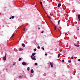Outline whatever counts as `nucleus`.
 Listing matches in <instances>:
<instances>
[{
	"label": "nucleus",
	"instance_id": "23",
	"mask_svg": "<svg viewBox=\"0 0 80 80\" xmlns=\"http://www.w3.org/2000/svg\"><path fill=\"white\" fill-rule=\"evenodd\" d=\"M38 49H40V46H38Z\"/></svg>",
	"mask_w": 80,
	"mask_h": 80
},
{
	"label": "nucleus",
	"instance_id": "38",
	"mask_svg": "<svg viewBox=\"0 0 80 80\" xmlns=\"http://www.w3.org/2000/svg\"><path fill=\"white\" fill-rule=\"evenodd\" d=\"M35 57H36V56H34V57H33V58H35Z\"/></svg>",
	"mask_w": 80,
	"mask_h": 80
},
{
	"label": "nucleus",
	"instance_id": "5",
	"mask_svg": "<svg viewBox=\"0 0 80 80\" xmlns=\"http://www.w3.org/2000/svg\"><path fill=\"white\" fill-rule=\"evenodd\" d=\"M19 51H22V50H23V49L21 48L19 49Z\"/></svg>",
	"mask_w": 80,
	"mask_h": 80
},
{
	"label": "nucleus",
	"instance_id": "13",
	"mask_svg": "<svg viewBox=\"0 0 80 80\" xmlns=\"http://www.w3.org/2000/svg\"><path fill=\"white\" fill-rule=\"evenodd\" d=\"M27 70L28 71H29V70H30V67H28L27 68Z\"/></svg>",
	"mask_w": 80,
	"mask_h": 80
},
{
	"label": "nucleus",
	"instance_id": "18",
	"mask_svg": "<svg viewBox=\"0 0 80 80\" xmlns=\"http://www.w3.org/2000/svg\"><path fill=\"white\" fill-rule=\"evenodd\" d=\"M15 64H16V62L13 63V65H15Z\"/></svg>",
	"mask_w": 80,
	"mask_h": 80
},
{
	"label": "nucleus",
	"instance_id": "40",
	"mask_svg": "<svg viewBox=\"0 0 80 80\" xmlns=\"http://www.w3.org/2000/svg\"><path fill=\"white\" fill-rule=\"evenodd\" d=\"M12 18L11 17L9 19H11Z\"/></svg>",
	"mask_w": 80,
	"mask_h": 80
},
{
	"label": "nucleus",
	"instance_id": "27",
	"mask_svg": "<svg viewBox=\"0 0 80 80\" xmlns=\"http://www.w3.org/2000/svg\"><path fill=\"white\" fill-rule=\"evenodd\" d=\"M35 65H37L38 64L37 63H35Z\"/></svg>",
	"mask_w": 80,
	"mask_h": 80
},
{
	"label": "nucleus",
	"instance_id": "44",
	"mask_svg": "<svg viewBox=\"0 0 80 80\" xmlns=\"http://www.w3.org/2000/svg\"><path fill=\"white\" fill-rule=\"evenodd\" d=\"M36 6H37V5H36Z\"/></svg>",
	"mask_w": 80,
	"mask_h": 80
},
{
	"label": "nucleus",
	"instance_id": "31",
	"mask_svg": "<svg viewBox=\"0 0 80 80\" xmlns=\"http://www.w3.org/2000/svg\"><path fill=\"white\" fill-rule=\"evenodd\" d=\"M68 34L69 35H70V32H68Z\"/></svg>",
	"mask_w": 80,
	"mask_h": 80
},
{
	"label": "nucleus",
	"instance_id": "16",
	"mask_svg": "<svg viewBox=\"0 0 80 80\" xmlns=\"http://www.w3.org/2000/svg\"><path fill=\"white\" fill-rule=\"evenodd\" d=\"M21 60H22V58H19V61L20 62V61H21Z\"/></svg>",
	"mask_w": 80,
	"mask_h": 80
},
{
	"label": "nucleus",
	"instance_id": "12",
	"mask_svg": "<svg viewBox=\"0 0 80 80\" xmlns=\"http://www.w3.org/2000/svg\"><path fill=\"white\" fill-rule=\"evenodd\" d=\"M22 47H25V45L23 44H22Z\"/></svg>",
	"mask_w": 80,
	"mask_h": 80
},
{
	"label": "nucleus",
	"instance_id": "7",
	"mask_svg": "<svg viewBox=\"0 0 80 80\" xmlns=\"http://www.w3.org/2000/svg\"><path fill=\"white\" fill-rule=\"evenodd\" d=\"M35 54H36V53L34 52L32 54V56H34V55H35Z\"/></svg>",
	"mask_w": 80,
	"mask_h": 80
},
{
	"label": "nucleus",
	"instance_id": "20",
	"mask_svg": "<svg viewBox=\"0 0 80 80\" xmlns=\"http://www.w3.org/2000/svg\"><path fill=\"white\" fill-rule=\"evenodd\" d=\"M60 22V20H59V21H58V24H59Z\"/></svg>",
	"mask_w": 80,
	"mask_h": 80
},
{
	"label": "nucleus",
	"instance_id": "32",
	"mask_svg": "<svg viewBox=\"0 0 80 80\" xmlns=\"http://www.w3.org/2000/svg\"><path fill=\"white\" fill-rule=\"evenodd\" d=\"M47 55H48L47 53H46L45 54V55H46V56H47Z\"/></svg>",
	"mask_w": 80,
	"mask_h": 80
},
{
	"label": "nucleus",
	"instance_id": "2",
	"mask_svg": "<svg viewBox=\"0 0 80 80\" xmlns=\"http://www.w3.org/2000/svg\"><path fill=\"white\" fill-rule=\"evenodd\" d=\"M22 64L23 65H27V63L25 62H23L22 63Z\"/></svg>",
	"mask_w": 80,
	"mask_h": 80
},
{
	"label": "nucleus",
	"instance_id": "43",
	"mask_svg": "<svg viewBox=\"0 0 80 80\" xmlns=\"http://www.w3.org/2000/svg\"><path fill=\"white\" fill-rule=\"evenodd\" d=\"M28 25V24H27V25Z\"/></svg>",
	"mask_w": 80,
	"mask_h": 80
},
{
	"label": "nucleus",
	"instance_id": "11",
	"mask_svg": "<svg viewBox=\"0 0 80 80\" xmlns=\"http://www.w3.org/2000/svg\"><path fill=\"white\" fill-rule=\"evenodd\" d=\"M32 60H36V59L35 58H32Z\"/></svg>",
	"mask_w": 80,
	"mask_h": 80
},
{
	"label": "nucleus",
	"instance_id": "33",
	"mask_svg": "<svg viewBox=\"0 0 80 80\" xmlns=\"http://www.w3.org/2000/svg\"><path fill=\"white\" fill-rule=\"evenodd\" d=\"M43 33V31H42L41 32V33Z\"/></svg>",
	"mask_w": 80,
	"mask_h": 80
},
{
	"label": "nucleus",
	"instance_id": "30",
	"mask_svg": "<svg viewBox=\"0 0 80 80\" xmlns=\"http://www.w3.org/2000/svg\"><path fill=\"white\" fill-rule=\"evenodd\" d=\"M78 61H79V62H80V59H79L78 60Z\"/></svg>",
	"mask_w": 80,
	"mask_h": 80
},
{
	"label": "nucleus",
	"instance_id": "10",
	"mask_svg": "<svg viewBox=\"0 0 80 80\" xmlns=\"http://www.w3.org/2000/svg\"><path fill=\"white\" fill-rule=\"evenodd\" d=\"M61 55V54L60 53H59L58 54V58H59V57H60Z\"/></svg>",
	"mask_w": 80,
	"mask_h": 80
},
{
	"label": "nucleus",
	"instance_id": "28",
	"mask_svg": "<svg viewBox=\"0 0 80 80\" xmlns=\"http://www.w3.org/2000/svg\"><path fill=\"white\" fill-rule=\"evenodd\" d=\"M34 51H36L37 50V49L35 48L34 49Z\"/></svg>",
	"mask_w": 80,
	"mask_h": 80
},
{
	"label": "nucleus",
	"instance_id": "9",
	"mask_svg": "<svg viewBox=\"0 0 80 80\" xmlns=\"http://www.w3.org/2000/svg\"><path fill=\"white\" fill-rule=\"evenodd\" d=\"M75 46H76V47H79V45L77 44H74Z\"/></svg>",
	"mask_w": 80,
	"mask_h": 80
},
{
	"label": "nucleus",
	"instance_id": "8",
	"mask_svg": "<svg viewBox=\"0 0 80 80\" xmlns=\"http://www.w3.org/2000/svg\"><path fill=\"white\" fill-rule=\"evenodd\" d=\"M61 6V3H59L58 4V7H60Z\"/></svg>",
	"mask_w": 80,
	"mask_h": 80
},
{
	"label": "nucleus",
	"instance_id": "17",
	"mask_svg": "<svg viewBox=\"0 0 80 80\" xmlns=\"http://www.w3.org/2000/svg\"><path fill=\"white\" fill-rule=\"evenodd\" d=\"M15 18V16H12L11 17V18L13 19V18Z\"/></svg>",
	"mask_w": 80,
	"mask_h": 80
},
{
	"label": "nucleus",
	"instance_id": "29",
	"mask_svg": "<svg viewBox=\"0 0 80 80\" xmlns=\"http://www.w3.org/2000/svg\"><path fill=\"white\" fill-rule=\"evenodd\" d=\"M33 56L32 55L31 56V57L32 58H33Z\"/></svg>",
	"mask_w": 80,
	"mask_h": 80
},
{
	"label": "nucleus",
	"instance_id": "4",
	"mask_svg": "<svg viewBox=\"0 0 80 80\" xmlns=\"http://www.w3.org/2000/svg\"><path fill=\"white\" fill-rule=\"evenodd\" d=\"M78 18L79 21H80V14H79L78 15Z\"/></svg>",
	"mask_w": 80,
	"mask_h": 80
},
{
	"label": "nucleus",
	"instance_id": "36",
	"mask_svg": "<svg viewBox=\"0 0 80 80\" xmlns=\"http://www.w3.org/2000/svg\"><path fill=\"white\" fill-rule=\"evenodd\" d=\"M19 78H22V76H19Z\"/></svg>",
	"mask_w": 80,
	"mask_h": 80
},
{
	"label": "nucleus",
	"instance_id": "15",
	"mask_svg": "<svg viewBox=\"0 0 80 80\" xmlns=\"http://www.w3.org/2000/svg\"><path fill=\"white\" fill-rule=\"evenodd\" d=\"M41 49H42L43 50H45V49L43 47H41Z\"/></svg>",
	"mask_w": 80,
	"mask_h": 80
},
{
	"label": "nucleus",
	"instance_id": "19",
	"mask_svg": "<svg viewBox=\"0 0 80 80\" xmlns=\"http://www.w3.org/2000/svg\"><path fill=\"white\" fill-rule=\"evenodd\" d=\"M15 35V33H13V34L12 35L11 37H13L14 36V35Z\"/></svg>",
	"mask_w": 80,
	"mask_h": 80
},
{
	"label": "nucleus",
	"instance_id": "42",
	"mask_svg": "<svg viewBox=\"0 0 80 80\" xmlns=\"http://www.w3.org/2000/svg\"><path fill=\"white\" fill-rule=\"evenodd\" d=\"M78 30H79V28L78 29Z\"/></svg>",
	"mask_w": 80,
	"mask_h": 80
},
{
	"label": "nucleus",
	"instance_id": "41",
	"mask_svg": "<svg viewBox=\"0 0 80 80\" xmlns=\"http://www.w3.org/2000/svg\"><path fill=\"white\" fill-rule=\"evenodd\" d=\"M30 77H32V74L30 76Z\"/></svg>",
	"mask_w": 80,
	"mask_h": 80
},
{
	"label": "nucleus",
	"instance_id": "6",
	"mask_svg": "<svg viewBox=\"0 0 80 80\" xmlns=\"http://www.w3.org/2000/svg\"><path fill=\"white\" fill-rule=\"evenodd\" d=\"M34 72V71H33V69H32L31 70V73H33Z\"/></svg>",
	"mask_w": 80,
	"mask_h": 80
},
{
	"label": "nucleus",
	"instance_id": "35",
	"mask_svg": "<svg viewBox=\"0 0 80 80\" xmlns=\"http://www.w3.org/2000/svg\"><path fill=\"white\" fill-rule=\"evenodd\" d=\"M38 30H40V28H38Z\"/></svg>",
	"mask_w": 80,
	"mask_h": 80
},
{
	"label": "nucleus",
	"instance_id": "22",
	"mask_svg": "<svg viewBox=\"0 0 80 80\" xmlns=\"http://www.w3.org/2000/svg\"><path fill=\"white\" fill-rule=\"evenodd\" d=\"M64 62H65V61H64V60H62V63Z\"/></svg>",
	"mask_w": 80,
	"mask_h": 80
},
{
	"label": "nucleus",
	"instance_id": "25",
	"mask_svg": "<svg viewBox=\"0 0 80 80\" xmlns=\"http://www.w3.org/2000/svg\"><path fill=\"white\" fill-rule=\"evenodd\" d=\"M71 59H73L74 58L73 57H71Z\"/></svg>",
	"mask_w": 80,
	"mask_h": 80
},
{
	"label": "nucleus",
	"instance_id": "1",
	"mask_svg": "<svg viewBox=\"0 0 80 80\" xmlns=\"http://www.w3.org/2000/svg\"><path fill=\"white\" fill-rule=\"evenodd\" d=\"M3 60L5 61L7 59V54H6L5 55V57L3 58Z\"/></svg>",
	"mask_w": 80,
	"mask_h": 80
},
{
	"label": "nucleus",
	"instance_id": "3",
	"mask_svg": "<svg viewBox=\"0 0 80 80\" xmlns=\"http://www.w3.org/2000/svg\"><path fill=\"white\" fill-rule=\"evenodd\" d=\"M50 64L51 67L52 68V67H53V62H50Z\"/></svg>",
	"mask_w": 80,
	"mask_h": 80
},
{
	"label": "nucleus",
	"instance_id": "24",
	"mask_svg": "<svg viewBox=\"0 0 80 80\" xmlns=\"http://www.w3.org/2000/svg\"><path fill=\"white\" fill-rule=\"evenodd\" d=\"M40 3L41 5H42V6H43V5H42V2H40Z\"/></svg>",
	"mask_w": 80,
	"mask_h": 80
},
{
	"label": "nucleus",
	"instance_id": "14",
	"mask_svg": "<svg viewBox=\"0 0 80 80\" xmlns=\"http://www.w3.org/2000/svg\"><path fill=\"white\" fill-rule=\"evenodd\" d=\"M54 29L55 30H57V26H55Z\"/></svg>",
	"mask_w": 80,
	"mask_h": 80
},
{
	"label": "nucleus",
	"instance_id": "34",
	"mask_svg": "<svg viewBox=\"0 0 80 80\" xmlns=\"http://www.w3.org/2000/svg\"><path fill=\"white\" fill-rule=\"evenodd\" d=\"M23 31H25V28H24V29L23 30Z\"/></svg>",
	"mask_w": 80,
	"mask_h": 80
},
{
	"label": "nucleus",
	"instance_id": "37",
	"mask_svg": "<svg viewBox=\"0 0 80 80\" xmlns=\"http://www.w3.org/2000/svg\"><path fill=\"white\" fill-rule=\"evenodd\" d=\"M70 0V1H73V0Z\"/></svg>",
	"mask_w": 80,
	"mask_h": 80
},
{
	"label": "nucleus",
	"instance_id": "39",
	"mask_svg": "<svg viewBox=\"0 0 80 80\" xmlns=\"http://www.w3.org/2000/svg\"><path fill=\"white\" fill-rule=\"evenodd\" d=\"M26 44H27V43H28V42H27V41H26Z\"/></svg>",
	"mask_w": 80,
	"mask_h": 80
},
{
	"label": "nucleus",
	"instance_id": "21",
	"mask_svg": "<svg viewBox=\"0 0 80 80\" xmlns=\"http://www.w3.org/2000/svg\"><path fill=\"white\" fill-rule=\"evenodd\" d=\"M71 60H69L68 61V62L69 63H71Z\"/></svg>",
	"mask_w": 80,
	"mask_h": 80
},
{
	"label": "nucleus",
	"instance_id": "26",
	"mask_svg": "<svg viewBox=\"0 0 80 80\" xmlns=\"http://www.w3.org/2000/svg\"><path fill=\"white\" fill-rule=\"evenodd\" d=\"M48 18H49V19H51V17H50L49 16H48Z\"/></svg>",
	"mask_w": 80,
	"mask_h": 80
}]
</instances>
